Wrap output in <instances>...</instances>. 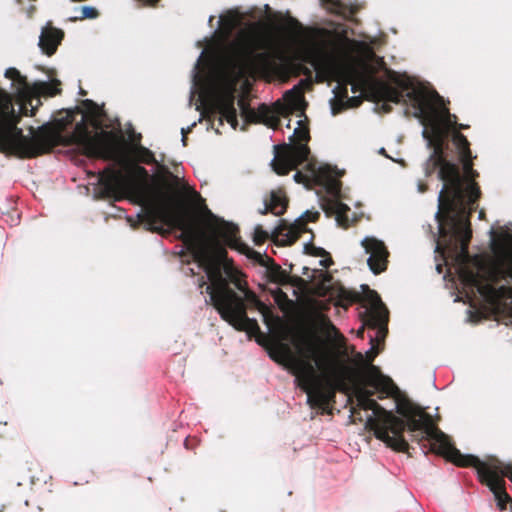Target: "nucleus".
Returning <instances> with one entry per match:
<instances>
[{"instance_id": "obj_28", "label": "nucleus", "mask_w": 512, "mask_h": 512, "mask_svg": "<svg viewBox=\"0 0 512 512\" xmlns=\"http://www.w3.org/2000/svg\"><path fill=\"white\" fill-rule=\"evenodd\" d=\"M288 206V200L280 191H272L270 200L265 202V207L260 211L261 214L268 212L280 216L284 214Z\"/></svg>"}, {"instance_id": "obj_4", "label": "nucleus", "mask_w": 512, "mask_h": 512, "mask_svg": "<svg viewBox=\"0 0 512 512\" xmlns=\"http://www.w3.org/2000/svg\"><path fill=\"white\" fill-rule=\"evenodd\" d=\"M140 223L146 226L151 232L163 233L164 229L158 224L166 225L170 228H177L182 231L183 241L194 257V246L188 226H193L203 231L211 242H217L221 247V243L217 237L233 249H237L241 253L249 257L255 255L261 257V254L252 250L246 244L242 243L238 237L239 229L236 225L226 222L214 215L206 206L201 215L196 219L188 217L186 214L174 212L167 201L152 203L145 207L144 212L138 215Z\"/></svg>"}, {"instance_id": "obj_20", "label": "nucleus", "mask_w": 512, "mask_h": 512, "mask_svg": "<svg viewBox=\"0 0 512 512\" xmlns=\"http://www.w3.org/2000/svg\"><path fill=\"white\" fill-rule=\"evenodd\" d=\"M362 246L366 253L370 254L367 260L370 270L375 275L384 272L387 269L389 257V251L384 242L373 237H366L362 241Z\"/></svg>"}, {"instance_id": "obj_3", "label": "nucleus", "mask_w": 512, "mask_h": 512, "mask_svg": "<svg viewBox=\"0 0 512 512\" xmlns=\"http://www.w3.org/2000/svg\"><path fill=\"white\" fill-rule=\"evenodd\" d=\"M291 368L297 386L307 394L313 408H324L334 400L336 392L347 393L354 383L357 371L336 357H318V347L309 342L305 358L291 357Z\"/></svg>"}, {"instance_id": "obj_22", "label": "nucleus", "mask_w": 512, "mask_h": 512, "mask_svg": "<svg viewBox=\"0 0 512 512\" xmlns=\"http://www.w3.org/2000/svg\"><path fill=\"white\" fill-rule=\"evenodd\" d=\"M322 209L327 216H335L338 226L344 229H347L350 226V220L348 218L350 208L337 198L325 199L322 203Z\"/></svg>"}, {"instance_id": "obj_6", "label": "nucleus", "mask_w": 512, "mask_h": 512, "mask_svg": "<svg viewBox=\"0 0 512 512\" xmlns=\"http://www.w3.org/2000/svg\"><path fill=\"white\" fill-rule=\"evenodd\" d=\"M398 87H394L389 83L377 80L372 83L370 89L377 101H382V110L385 113L392 111L389 103L407 104L411 103L415 109V117L428 126L430 135L432 134L433 121H439L435 115L433 100H441L440 95L436 91H429L423 86H414L410 78L403 75V80L391 77Z\"/></svg>"}, {"instance_id": "obj_17", "label": "nucleus", "mask_w": 512, "mask_h": 512, "mask_svg": "<svg viewBox=\"0 0 512 512\" xmlns=\"http://www.w3.org/2000/svg\"><path fill=\"white\" fill-rule=\"evenodd\" d=\"M319 212L306 211L303 218L297 219L294 223L282 219L275 230L277 242L282 246L294 244L303 233L308 231L307 222H315L319 219Z\"/></svg>"}, {"instance_id": "obj_2", "label": "nucleus", "mask_w": 512, "mask_h": 512, "mask_svg": "<svg viewBox=\"0 0 512 512\" xmlns=\"http://www.w3.org/2000/svg\"><path fill=\"white\" fill-rule=\"evenodd\" d=\"M423 137L428 141L433 152L426 162V175L430 176L438 169V178L444 185L438 196V211L436 213L437 222H446V204L453 198L454 206L451 214H456L461 219H469L478 207V201L481 197V190L475 178L479 173L473 169L472 154L459 159L463 164V170L467 178L464 186V177L459 166L444 156V143L448 137V131L445 125L440 121H433L432 134L428 128L423 130Z\"/></svg>"}, {"instance_id": "obj_40", "label": "nucleus", "mask_w": 512, "mask_h": 512, "mask_svg": "<svg viewBox=\"0 0 512 512\" xmlns=\"http://www.w3.org/2000/svg\"><path fill=\"white\" fill-rule=\"evenodd\" d=\"M354 393H355L356 399L372 398V396L374 395L373 390L367 389L366 387H363V386H355Z\"/></svg>"}, {"instance_id": "obj_41", "label": "nucleus", "mask_w": 512, "mask_h": 512, "mask_svg": "<svg viewBox=\"0 0 512 512\" xmlns=\"http://www.w3.org/2000/svg\"><path fill=\"white\" fill-rule=\"evenodd\" d=\"M306 252L313 255V256H319V257H326L329 256V253L321 248V247H315L313 245H306L305 246Z\"/></svg>"}, {"instance_id": "obj_43", "label": "nucleus", "mask_w": 512, "mask_h": 512, "mask_svg": "<svg viewBox=\"0 0 512 512\" xmlns=\"http://www.w3.org/2000/svg\"><path fill=\"white\" fill-rule=\"evenodd\" d=\"M332 279V276L325 275L323 282L317 287V294L319 296H326L330 294V289L328 286H326V283L329 282Z\"/></svg>"}, {"instance_id": "obj_10", "label": "nucleus", "mask_w": 512, "mask_h": 512, "mask_svg": "<svg viewBox=\"0 0 512 512\" xmlns=\"http://www.w3.org/2000/svg\"><path fill=\"white\" fill-rule=\"evenodd\" d=\"M58 134L47 125L41 126L33 137H27L23 130L14 126L7 139L0 141V152L19 158H36L49 153L57 145Z\"/></svg>"}, {"instance_id": "obj_60", "label": "nucleus", "mask_w": 512, "mask_h": 512, "mask_svg": "<svg viewBox=\"0 0 512 512\" xmlns=\"http://www.w3.org/2000/svg\"><path fill=\"white\" fill-rule=\"evenodd\" d=\"M483 215H484V211L482 210V211H480V213H479V217L481 218V217H483Z\"/></svg>"}, {"instance_id": "obj_42", "label": "nucleus", "mask_w": 512, "mask_h": 512, "mask_svg": "<svg viewBox=\"0 0 512 512\" xmlns=\"http://www.w3.org/2000/svg\"><path fill=\"white\" fill-rule=\"evenodd\" d=\"M323 2L329 5L331 9L337 13H341L346 8L343 0H323Z\"/></svg>"}, {"instance_id": "obj_26", "label": "nucleus", "mask_w": 512, "mask_h": 512, "mask_svg": "<svg viewBox=\"0 0 512 512\" xmlns=\"http://www.w3.org/2000/svg\"><path fill=\"white\" fill-rule=\"evenodd\" d=\"M41 104V100L38 97H29L21 106L20 114L15 112L14 107L11 104V107H9V111L6 116L9 118V121H12L13 123L15 122V124L18 125L22 116H34L36 114V110Z\"/></svg>"}, {"instance_id": "obj_1", "label": "nucleus", "mask_w": 512, "mask_h": 512, "mask_svg": "<svg viewBox=\"0 0 512 512\" xmlns=\"http://www.w3.org/2000/svg\"><path fill=\"white\" fill-rule=\"evenodd\" d=\"M396 411L404 418H400L401 427L387 425V437L380 438L388 447L398 452H408L409 444L404 437L405 430H408L412 441L422 443V448L428 449L425 454H437L458 467H474L481 484L494 494L500 510H505L507 503H512V498L506 492V482L501 477L508 462L496 456H487L481 460L472 454H462L450 438L433 423L431 415L406 397L397 400Z\"/></svg>"}, {"instance_id": "obj_12", "label": "nucleus", "mask_w": 512, "mask_h": 512, "mask_svg": "<svg viewBox=\"0 0 512 512\" xmlns=\"http://www.w3.org/2000/svg\"><path fill=\"white\" fill-rule=\"evenodd\" d=\"M316 70V82H324L329 78L336 79L339 84L335 89V98L332 100L333 115L341 113L346 109L345 99H348V85H352V91H357L353 83L352 71L344 70L334 59L325 58L317 60L314 64Z\"/></svg>"}, {"instance_id": "obj_18", "label": "nucleus", "mask_w": 512, "mask_h": 512, "mask_svg": "<svg viewBox=\"0 0 512 512\" xmlns=\"http://www.w3.org/2000/svg\"><path fill=\"white\" fill-rule=\"evenodd\" d=\"M285 103L276 101L270 108L275 116L272 119V128L277 129L280 126V116L289 117L291 114L298 112V116L304 114L305 99L302 91L294 87L285 92L283 96Z\"/></svg>"}, {"instance_id": "obj_25", "label": "nucleus", "mask_w": 512, "mask_h": 512, "mask_svg": "<svg viewBox=\"0 0 512 512\" xmlns=\"http://www.w3.org/2000/svg\"><path fill=\"white\" fill-rule=\"evenodd\" d=\"M251 257L259 258L261 259V264L266 267V275L270 282H273L278 285H286L290 282V276L287 271L283 270L282 267L275 263V261L267 257L266 261L261 257H257L255 255H252Z\"/></svg>"}, {"instance_id": "obj_13", "label": "nucleus", "mask_w": 512, "mask_h": 512, "mask_svg": "<svg viewBox=\"0 0 512 512\" xmlns=\"http://www.w3.org/2000/svg\"><path fill=\"white\" fill-rule=\"evenodd\" d=\"M366 292L363 296L355 295L356 300L363 302L365 311L362 313V320L368 329L375 330V335H370L372 349L375 343H383L388 333V310L382 302L379 294L365 286Z\"/></svg>"}, {"instance_id": "obj_15", "label": "nucleus", "mask_w": 512, "mask_h": 512, "mask_svg": "<svg viewBox=\"0 0 512 512\" xmlns=\"http://www.w3.org/2000/svg\"><path fill=\"white\" fill-rule=\"evenodd\" d=\"M234 86L235 81L229 89L215 95V97L204 106L201 112L202 117L212 124L217 121L219 126H222L224 120H226L235 129L238 125V120L237 110L234 105Z\"/></svg>"}, {"instance_id": "obj_27", "label": "nucleus", "mask_w": 512, "mask_h": 512, "mask_svg": "<svg viewBox=\"0 0 512 512\" xmlns=\"http://www.w3.org/2000/svg\"><path fill=\"white\" fill-rule=\"evenodd\" d=\"M318 178L325 186L328 194L337 198L341 192V182L333 176V171L329 166L321 167L318 171Z\"/></svg>"}, {"instance_id": "obj_52", "label": "nucleus", "mask_w": 512, "mask_h": 512, "mask_svg": "<svg viewBox=\"0 0 512 512\" xmlns=\"http://www.w3.org/2000/svg\"><path fill=\"white\" fill-rule=\"evenodd\" d=\"M303 74L306 75L308 77V79H310L311 76H312L311 70L309 68H307V67L304 68Z\"/></svg>"}, {"instance_id": "obj_38", "label": "nucleus", "mask_w": 512, "mask_h": 512, "mask_svg": "<svg viewBox=\"0 0 512 512\" xmlns=\"http://www.w3.org/2000/svg\"><path fill=\"white\" fill-rule=\"evenodd\" d=\"M99 16V12L96 8L92 6H83L80 8V15L77 16V19H95Z\"/></svg>"}, {"instance_id": "obj_57", "label": "nucleus", "mask_w": 512, "mask_h": 512, "mask_svg": "<svg viewBox=\"0 0 512 512\" xmlns=\"http://www.w3.org/2000/svg\"><path fill=\"white\" fill-rule=\"evenodd\" d=\"M86 94H87V93H86V91H85V90H83V89H81V90H80V95L85 96Z\"/></svg>"}, {"instance_id": "obj_21", "label": "nucleus", "mask_w": 512, "mask_h": 512, "mask_svg": "<svg viewBox=\"0 0 512 512\" xmlns=\"http://www.w3.org/2000/svg\"><path fill=\"white\" fill-rule=\"evenodd\" d=\"M238 105L241 111L242 116L245 118L247 122L250 123H263L266 126L272 128V119H275L273 112L270 106L266 104H261L257 110L250 107L249 103L241 98L238 101Z\"/></svg>"}, {"instance_id": "obj_29", "label": "nucleus", "mask_w": 512, "mask_h": 512, "mask_svg": "<svg viewBox=\"0 0 512 512\" xmlns=\"http://www.w3.org/2000/svg\"><path fill=\"white\" fill-rule=\"evenodd\" d=\"M315 320L318 326L328 335L332 336L335 339H340L344 341L343 335L339 332L336 326L332 323L329 317L323 313H317L315 315Z\"/></svg>"}, {"instance_id": "obj_35", "label": "nucleus", "mask_w": 512, "mask_h": 512, "mask_svg": "<svg viewBox=\"0 0 512 512\" xmlns=\"http://www.w3.org/2000/svg\"><path fill=\"white\" fill-rule=\"evenodd\" d=\"M434 111H435V115L436 117L439 119V121L441 123H443V125H445V127L447 128V131L449 132V126L454 124L457 126V128L459 130L461 129H467L469 126L468 125H464V124H457L456 120H457V117L456 115L454 114H450L449 111L446 109L445 110V116L444 118H440V116L438 115V112L436 110V108L434 107Z\"/></svg>"}, {"instance_id": "obj_56", "label": "nucleus", "mask_w": 512, "mask_h": 512, "mask_svg": "<svg viewBox=\"0 0 512 512\" xmlns=\"http://www.w3.org/2000/svg\"><path fill=\"white\" fill-rule=\"evenodd\" d=\"M190 131H191V128H188V129L182 128L181 133L182 134L185 133V135L187 136V133H189Z\"/></svg>"}, {"instance_id": "obj_51", "label": "nucleus", "mask_w": 512, "mask_h": 512, "mask_svg": "<svg viewBox=\"0 0 512 512\" xmlns=\"http://www.w3.org/2000/svg\"><path fill=\"white\" fill-rule=\"evenodd\" d=\"M277 349H278L280 352H282V353H284V354H286V355H289V354H290L289 347H288L287 345H285V344H279V345L277 346Z\"/></svg>"}, {"instance_id": "obj_55", "label": "nucleus", "mask_w": 512, "mask_h": 512, "mask_svg": "<svg viewBox=\"0 0 512 512\" xmlns=\"http://www.w3.org/2000/svg\"><path fill=\"white\" fill-rule=\"evenodd\" d=\"M356 357H357V359H358L360 362H363V355H362V353H357Z\"/></svg>"}, {"instance_id": "obj_58", "label": "nucleus", "mask_w": 512, "mask_h": 512, "mask_svg": "<svg viewBox=\"0 0 512 512\" xmlns=\"http://www.w3.org/2000/svg\"><path fill=\"white\" fill-rule=\"evenodd\" d=\"M204 285H206V283H205V281H204V279H203V277H202V278H201V284H200V287H203Z\"/></svg>"}, {"instance_id": "obj_16", "label": "nucleus", "mask_w": 512, "mask_h": 512, "mask_svg": "<svg viewBox=\"0 0 512 512\" xmlns=\"http://www.w3.org/2000/svg\"><path fill=\"white\" fill-rule=\"evenodd\" d=\"M240 61L235 64L237 77L246 74L268 75L275 69V61L268 52H256L250 45L245 46L240 54Z\"/></svg>"}, {"instance_id": "obj_39", "label": "nucleus", "mask_w": 512, "mask_h": 512, "mask_svg": "<svg viewBox=\"0 0 512 512\" xmlns=\"http://www.w3.org/2000/svg\"><path fill=\"white\" fill-rule=\"evenodd\" d=\"M268 237V232H266L261 225H257L255 227L253 241L256 245L263 244L268 239Z\"/></svg>"}, {"instance_id": "obj_47", "label": "nucleus", "mask_w": 512, "mask_h": 512, "mask_svg": "<svg viewBox=\"0 0 512 512\" xmlns=\"http://www.w3.org/2000/svg\"><path fill=\"white\" fill-rule=\"evenodd\" d=\"M360 103L361 99L359 97H348V99H345L346 108L357 107Z\"/></svg>"}, {"instance_id": "obj_32", "label": "nucleus", "mask_w": 512, "mask_h": 512, "mask_svg": "<svg viewBox=\"0 0 512 512\" xmlns=\"http://www.w3.org/2000/svg\"><path fill=\"white\" fill-rule=\"evenodd\" d=\"M135 157H136L137 161L147 164V165L158 164L157 160L154 156V153L142 145H139L138 147H136Z\"/></svg>"}, {"instance_id": "obj_53", "label": "nucleus", "mask_w": 512, "mask_h": 512, "mask_svg": "<svg viewBox=\"0 0 512 512\" xmlns=\"http://www.w3.org/2000/svg\"><path fill=\"white\" fill-rule=\"evenodd\" d=\"M187 140H188L187 136L185 135V133H183V135H182V143H183L184 146H187Z\"/></svg>"}, {"instance_id": "obj_36", "label": "nucleus", "mask_w": 512, "mask_h": 512, "mask_svg": "<svg viewBox=\"0 0 512 512\" xmlns=\"http://www.w3.org/2000/svg\"><path fill=\"white\" fill-rule=\"evenodd\" d=\"M258 311L262 314L263 320L265 324L268 326L272 325L274 322L279 320V317L275 316L272 309L265 303L261 305Z\"/></svg>"}, {"instance_id": "obj_24", "label": "nucleus", "mask_w": 512, "mask_h": 512, "mask_svg": "<svg viewBox=\"0 0 512 512\" xmlns=\"http://www.w3.org/2000/svg\"><path fill=\"white\" fill-rule=\"evenodd\" d=\"M9 107H11V97L0 88V141L5 138L7 139L14 126H18L15 122L9 121V118L5 116L8 114Z\"/></svg>"}, {"instance_id": "obj_54", "label": "nucleus", "mask_w": 512, "mask_h": 512, "mask_svg": "<svg viewBox=\"0 0 512 512\" xmlns=\"http://www.w3.org/2000/svg\"><path fill=\"white\" fill-rule=\"evenodd\" d=\"M358 336H359V337H361V338H363V337H364V327H362V328H360V329L358 330Z\"/></svg>"}, {"instance_id": "obj_34", "label": "nucleus", "mask_w": 512, "mask_h": 512, "mask_svg": "<svg viewBox=\"0 0 512 512\" xmlns=\"http://www.w3.org/2000/svg\"><path fill=\"white\" fill-rule=\"evenodd\" d=\"M130 177L135 180L146 184L150 178L148 171L140 165L134 164L129 168Z\"/></svg>"}, {"instance_id": "obj_31", "label": "nucleus", "mask_w": 512, "mask_h": 512, "mask_svg": "<svg viewBox=\"0 0 512 512\" xmlns=\"http://www.w3.org/2000/svg\"><path fill=\"white\" fill-rule=\"evenodd\" d=\"M61 82L57 79L51 82H39L35 84V88L39 94L47 96H55L61 93Z\"/></svg>"}, {"instance_id": "obj_45", "label": "nucleus", "mask_w": 512, "mask_h": 512, "mask_svg": "<svg viewBox=\"0 0 512 512\" xmlns=\"http://www.w3.org/2000/svg\"><path fill=\"white\" fill-rule=\"evenodd\" d=\"M275 301L281 305L284 302H288V296L285 292H283L280 288H277L273 293Z\"/></svg>"}, {"instance_id": "obj_44", "label": "nucleus", "mask_w": 512, "mask_h": 512, "mask_svg": "<svg viewBox=\"0 0 512 512\" xmlns=\"http://www.w3.org/2000/svg\"><path fill=\"white\" fill-rule=\"evenodd\" d=\"M82 106L90 113L96 114L98 111V105L90 99H86L82 101Z\"/></svg>"}, {"instance_id": "obj_50", "label": "nucleus", "mask_w": 512, "mask_h": 512, "mask_svg": "<svg viewBox=\"0 0 512 512\" xmlns=\"http://www.w3.org/2000/svg\"><path fill=\"white\" fill-rule=\"evenodd\" d=\"M136 1L141 3L142 5L155 6L160 0H136Z\"/></svg>"}, {"instance_id": "obj_33", "label": "nucleus", "mask_w": 512, "mask_h": 512, "mask_svg": "<svg viewBox=\"0 0 512 512\" xmlns=\"http://www.w3.org/2000/svg\"><path fill=\"white\" fill-rule=\"evenodd\" d=\"M160 169L162 170L163 172V178H162V182L163 184L169 188V189H172V190H176L179 188V185H180V179L178 176L174 175L167 167H165L164 165H161L160 166Z\"/></svg>"}, {"instance_id": "obj_5", "label": "nucleus", "mask_w": 512, "mask_h": 512, "mask_svg": "<svg viewBox=\"0 0 512 512\" xmlns=\"http://www.w3.org/2000/svg\"><path fill=\"white\" fill-rule=\"evenodd\" d=\"M188 232L194 246V261L202 268L208 280L210 281V273L215 268L219 269L221 278L226 282L228 290H239L243 292L241 297L248 307L259 309L264 303L258 296L251 291L243 274L234 266L233 261L228 258L225 247H221L217 242H211L207 235L193 226H188Z\"/></svg>"}, {"instance_id": "obj_49", "label": "nucleus", "mask_w": 512, "mask_h": 512, "mask_svg": "<svg viewBox=\"0 0 512 512\" xmlns=\"http://www.w3.org/2000/svg\"><path fill=\"white\" fill-rule=\"evenodd\" d=\"M294 180H295L297 183H304V182L307 180V178H306V176H305L303 173H301V172H299V171H298V172H296V173H295V175H294Z\"/></svg>"}, {"instance_id": "obj_23", "label": "nucleus", "mask_w": 512, "mask_h": 512, "mask_svg": "<svg viewBox=\"0 0 512 512\" xmlns=\"http://www.w3.org/2000/svg\"><path fill=\"white\" fill-rule=\"evenodd\" d=\"M64 37V32L61 29L46 26L43 28L42 33L39 38V47L42 52L47 56H52L56 50L58 45H60L62 39Z\"/></svg>"}, {"instance_id": "obj_46", "label": "nucleus", "mask_w": 512, "mask_h": 512, "mask_svg": "<svg viewBox=\"0 0 512 512\" xmlns=\"http://www.w3.org/2000/svg\"><path fill=\"white\" fill-rule=\"evenodd\" d=\"M120 177L119 173L111 172L106 178H102L101 182L106 186H109L113 181Z\"/></svg>"}, {"instance_id": "obj_14", "label": "nucleus", "mask_w": 512, "mask_h": 512, "mask_svg": "<svg viewBox=\"0 0 512 512\" xmlns=\"http://www.w3.org/2000/svg\"><path fill=\"white\" fill-rule=\"evenodd\" d=\"M360 410H371L373 412L372 415H369L366 418L365 429L372 431L374 436L379 440L380 438L387 437L385 430L387 425H394L396 427H401L402 425L400 417H397L391 411L386 410L373 398L357 399V405L351 407L350 410L351 417H353V422L363 421Z\"/></svg>"}, {"instance_id": "obj_19", "label": "nucleus", "mask_w": 512, "mask_h": 512, "mask_svg": "<svg viewBox=\"0 0 512 512\" xmlns=\"http://www.w3.org/2000/svg\"><path fill=\"white\" fill-rule=\"evenodd\" d=\"M361 376L367 386L374 388L379 393V399H384L399 392L393 380L383 375L380 368L375 365H368L362 371Z\"/></svg>"}, {"instance_id": "obj_9", "label": "nucleus", "mask_w": 512, "mask_h": 512, "mask_svg": "<svg viewBox=\"0 0 512 512\" xmlns=\"http://www.w3.org/2000/svg\"><path fill=\"white\" fill-rule=\"evenodd\" d=\"M68 143L77 145L89 158L116 160L121 154L123 137L113 131H101L92 135L87 116L84 115L69 135Z\"/></svg>"}, {"instance_id": "obj_30", "label": "nucleus", "mask_w": 512, "mask_h": 512, "mask_svg": "<svg viewBox=\"0 0 512 512\" xmlns=\"http://www.w3.org/2000/svg\"><path fill=\"white\" fill-rule=\"evenodd\" d=\"M451 141L457 149L459 159L462 157H467V155L472 154L470 150V143L465 135H463L460 131L455 130L451 134Z\"/></svg>"}, {"instance_id": "obj_37", "label": "nucleus", "mask_w": 512, "mask_h": 512, "mask_svg": "<svg viewBox=\"0 0 512 512\" xmlns=\"http://www.w3.org/2000/svg\"><path fill=\"white\" fill-rule=\"evenodd\" d=\"M5 77L17 82L20 86L27 85V79L22 76L16 68H8L5 72Z\"/></svg>"}, {"instance_id": "obj_59", "label": "nucleus", "mask_w": 512, "mask_h": 512, "mask_svg": "<svg viewBox=\"0 0 512 512\" xmlns=\"http://www.w3.org/2000/svg\"><path fill=\"white\" fill-rule=\"evenodd\" d=\"M192 193H193V195H194V196H196V197H200V195L197 193V191L192 190Z\"/></svg>"}, {"instance_id": "obj_11", "label": "nucleus", "mask_w": 512, "mask_h": 512, "mask_svg": "<svg viewBox=\"0 0 512 512\" xmlns=\"http://www.w3.org/2000/svg\"><path fill=\"white\" fill-rule=\"evenodd\" d=\"M290 143L275 146L276 155L272 161L273 170L278 175H287L291 170L308 160L310 133L305 121L299 120L298 127L289 138Z\"/></svg>"}, {"instance_id": "obj_8", "label": "nucleus", "mask_w": 512, "mask_h": 512, "mask_svg": "<svg viewBox=\"0 0 512 512\" xmlns=\"http://www.w3.org/2000/svg\"><path fill=\"white\" fill-rule=\"evenodd\" d=\"M206 293L221 318L236 330L252 334L260 332L257 320L247 316L246 305L241 296L234 290H228L217 268L210 273V284L206 286Z\"/></svg>"}, {"instance_id": "obj_7", "label": "nucleus", "mask_w": 512, "mask_h": 512, "mask_svg": "<svg viewBox=\"0 0 512 512\" xmlns=\"http://www.w3.org/2000/svg\"><path fill=\"white\" fill-rule=\"evenodd\" d=\"M453 202V198L447 201L446 222H437L439 235L444 242L448 257L457 266L461 283L468 287H478L479 275L468 266V248L472 238L471 222L469 219H461L456 214L451 215Z\"/></svg>"}, {"instance_id": "obj_48", "label": "nucleus", "mask_w": 512, "mask_h": 512, "mask_svg": "<svg viewBox=\"0 0 512 512\" xmlns=\"http://www.w3.org/2000/svg\"><path fill=\"white\" fill-rule=\"evenodd\" d=\"M332 264H333V260L330 255L326 256L325 259L320 261V265L325 268H329Z\"/></svg>"}]
</instances>
